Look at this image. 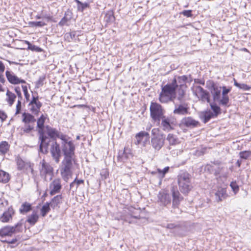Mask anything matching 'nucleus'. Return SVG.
<instances>
[{
	"label": "nucleus",
	"mask_w": 251,
	"mask_h": 251,
	"mask_svg": "<svg viewBox=\"0 0 251 251\" xmlns=\"http://www.w3.org/2000/svg\"><path fill=\"white\" fill-rule=\"evenodd\" d=\"M177 182L180 191L184 193H188L192 188L190 175L186 172L180 173L177 176Z\"/></svg>",
	"instance_id": "1"
},
{
	"label": "nucleus",
	"mask_w": 251,
	"mask_h": 251,
	"mask_svg": "<svg viewBox=\"0 0 251 251\" xmlns=\"http://www.w3.org/2000/svg\"><path fill=\"white\" fill-rule=\"evenodd\" d=\"M150 110L151 117L155 122H159L164 117V110L161 105L156 102H151Z\"/></svg>",
	"instance_id": "2"
},
{
	"label": "nucleus",
	"mask_w": 251,
	"mask_h": 251,
	"mask_svg": "<svg viewBox=\"0 0 251 251\" xmlns=\"http://www.w3.org/2000/svg\"><path fill=\"white\" fill-rule=\"evenodd\" d=\"M207 86L210 91L213 100L221 105L222 87L217 85L213 81H209L208 84L207 83Z\"/></svg>",
	"instance_id": "3"
},
{
	"label": "nucleus",
	"mask_w": 251,
	"mask_h": 251,
	"mask_svg": "<svg viewBox=\"0 0 251 251\" xmlns=\"http://www.w3.org/2000/svg\"><path fill=\"white\" fill-rule=\"evenodd\" d=\"M73 156H65L62 162L63 167L61 175L65 181H67L68 176L71 175V169L72 166Z\"/></svg>",
	"instance_id": "4"
},
{
	"label": "nucleus",
	"mask_w": 251,
	"mask_h": 251,
	"mask_svg": "<svg viewBox=\"0 0 251 251\" xmlns=\"http://www.w3.org/2000/svg\"><path fill=\"white\" fill-rule=\"evenodd\" d=\"M211 197L217 202H220L226 199L228 196L226 189L222 187H217L211 192Z\"/></svg>",
	"instance_id": "5"
},
{
	"label": "nucleus",
	"mask_w": 251,
	"mask_h": 251,
	"mask_svg": "<svg viewBox=\"0 0 251 251\" xmlns=\"http://www.w3.org/2000/svg\"><path fill=\"white\" fill-rule=\"evenodd\" d=\"M50 152L53 159L56 163H59L61 156L60 145L55 141H53L50 145Z\"/></svg>",
	"instance_id": "6"
},
{
	"label": "nucleus",
	"mask_w": 251,
	"mask_h": 251,
	"mask_svg": "<svg viewBox=\"0 0 251 251\" xmlns=\"http://www.w3.org/2000/svg\"><path fill=\"white\" fill-rule=\"evenodd\" d=\"M28 106L29 111L32 114L38 115L42 106V103L39 100L38 97L33 96Z\"/></svg>",
	"instance_id": "7"
},
{
	"label": "nucleus",
	"mask_w": 251,
	"mask_h": 251,
	"mask_svg": "<svg viewBox=\"0 0 251 251\" xmlns=\"http://www.w3.org/2000/svg\"><path fill=\"white\" fill-rule=\"evenodd\" d=\"M194 93L199 100L205 102L206 101L207 102H210L209 93L204 90L201 86H196L195 88Z\"/></svg>",
	"instance_id": "8"
},
{
	"label": "nucleus",
	"mask_w": 251,
	"mask_h": 251,
	"mask_svg": "<svg viewBox=\"0 0 251 251\" xmlns=\"http://www.w3.org/2000/svg\"><path fill=\"white\" fill-rule=\"evenodd\" d=\"M39 140L40 143V151L43 153H47L48 152V148L49 143L50 142V139L45 135V132L38 133Z\"/></svg>",
	"instance_id": "9"
},
{
	"label": "nucleus",
	"mask_w": 251,
	"mask_h": 251,
	"mask_svg": "<svg viewBox=\"0 0 251 251\" xmlns=\"http://www.w3.org/2000/svg\"><path fill=\"white\" fill-rule=\"evenodd\" d=\"M21 224H17L15 226H5L0 229V236L1 237L11 236L13 234L19 231L18 229Z\"/></svg>",
	"instance_id": "10"
},
{
	"label": "nucleus",
	"mask_w": 251,
	"mask_h": 251,
	"mask_svg": "<svg viewBox=\"0 0 251 251\" xmlns=\"http://www.w3.org/2000/svg\"><path fill=\"white\" fill-rule=\"evenodd\" d=\"M61 180L60 178H56L54 179L50 184L49 189L50 194L53 196L57 193H59L62 188Z\"/></svg>",
	"instance_id": "11"
},
{
	"label": "nucleus",
	"mask_w": 251,
	"mask_h": 251,
	"mask_svg": "<svg viewBox=\"0 0 251 251\" xmlns=\"http://www.w3.org/2000/svg\"><path fill=\"white\" fill-rule=\"evenodd\" d=\"M62 151L65 156H73L75 153V147L71 141L62 143Z\"/></svg>",
	"instance_id": "12"
},
{
	"label": "nucleus",
	"mask_w": 251,
	"mask_h": 251,
	"mask_svg": "<svg viewBox=\"0 0 251 251\" xmlns=\"http://www.w3.org/2000/svg\"><path fill=\"white\" fill-rule=\"evenodd\" d=\"M177 87L178 85L176 84V79H173L171 83L167 84L162 87L161 92L171 97L175 94L176 88Z\"/></svg>",
	"instance_id": "13"
},
{
	"label": "nucleus",
	"mask_w": 251,
	"mask_h": 251,
	"mask_svg": "<svg viewBox=\"0 0 251 251\" xmlns=\"http://www.w3.org/2000/svg\"><path fill=\"white\" fill-rule=\"evenodd\" d=\"M40 163L41 164V168L40 170L41 175L44 176L45 179H46L47 175H52L53 168L51 165L48 163H47L45 160H43Z\"/></svg>",
	"instance_id": "14"
},
{
	"label": "nucleus",
	"mask_w": 251,
	"mask_h": 251,
	"mask_svg": "<svg viewBox=\"0 0 251 251\" xmlns=\"http://www.w3.org/2000/svg\"><path fill=\"white\" fill-rule=\"evenodd\" d=\"M5 75L8 81L12 84L25 83V80L19 78L13 72L7 71L5 72Z\"/></svg>",
	"instance_id": "15"
},
{
	"label": "nucleus",
	"mask_w": 251,
	"mask_h": 251,
	"mask_svg": "<svg viewBox=\"0 0 251 251\" xmlns=\"http://www.w3.org/2000/svg\"><path fill=\"white\" fill-rule=\"evenodd\" d=\"M171 198L170 195L165 191H161L158 194V201L160 204L166 206L168 204H170Z\"/></svg>",
	"instance_id": "16"
},
{
	"label": "nucleus",
	"mask_w": 251,
	"mask_h": 251,
	"mask_svg": "<svg viewBox=\"0 0 251 251\" xmlns=\"http://www.w3.org/2000/svg\"><path fill=\"white\" fill-rule=\"evenodd\" d=\"M173 202L172 205L174 208H177L183 197L181 196L179 191L173 188L172 190Z\"/></svg>",
	"instance_id": "17"
},
{
	"label": "nucleus",
	"mask_w": 251,
	"mask_h": 251,
	"mask_svg": "<svg viewBox=\"0 0 251 251\" xmlns=\"http://www.w3.org/2000/svg\"><path fill=\"white\" fill-rule=\"evenodd\" d=\"M164 142V138L163 136L152 137L151 143L152 147L157 151H159L163 147Z\"/></svg>",
	"instance_id": "18"
},
{
	"label": "nucleus",
	"mask_w": 251,
	"mask_h": 251,
	"mask_svg": "<svg viewBox=\"0 0 251 251\" xmlns=\"http://www.w3.org/2000/svg\"><path fill=\"white\" fill-rule=\"evenodd\" d=\"M222 93L221 105L223 106H227L229 100V97L227 94L231 91V88H227L226 86H223L222 87Z\"/></svg>",
	"instance_id": "19"
},
{
	"label": "nucleus",
	"mask_w": 251,
	"mask_h": 251,
	"mask_svg": "<svg viewBox=\"0 0 251 251\" xmlns=\"http://www.w3.org/2000/svg\"><path fill=\"white\" fill-rule=\"evenodd\" d=\"M14 214L13 209L10 207L7 210L3 212L0 217V221L3 223H7L12 219V216Z\"/></svg>",
	"instance_id": "20"
},
{
	"label": "nucleus",
	"mask_w": 251,
	"mask_h": 251,
	"mask_svg": "<svg viewBox=\"0 0 251 251\" xmlns=\"http://www.w3.org/2000/svg\"><path fill=\"white\" fill-rule=\"evenodd\" d=\"M181 124L188 127H194L198 126L199 122L191 117H187L182 119Z\"/></svg>",
	"instance_id": "21"
},
{
	"label": "nucleus",
	"mask_w": 251,
	"mask_h": 251,
	"mask_svg": "<svg viewBox=\"0 0 251 251\" xmlns=\"http://www.w3.org/2000/svg\"><path fill=\"white\" fill-rule=\"evenodd\" d=\"M145 138V141L148 142L150 139V134L148 132L145 131H141L135 135V140L134 143L136 145H138L141 144L142 140L143 138Z\"/></svg>",
	"instance_id": "22"
},
{
	"label": "nucleus",
	"mask_w": 251,
	"mask_h": 251,
	"mask_svg": "<svg viewBox=\"0 0 251 251\" xmlns=\"http://www.w3.org/2000/svg\"><path fill=\"white\" fill-rule=\"evenodd\" d=\"M47 119V115L42 114L38 119L37 121V127L38 128V133H42L44 132V124Z\"/></svg>",
	"instance_id": "23"
},
{
	"label": "nucleus",
	"mask_w": 251,
	"mask_h": 251,
	"mask_svg": "<svg viewBox=\"0 0 251 251\" xmlns=\"http://www.w3.org/2000/svg\"><path fill=\"white\" fill-rule=\"evenodd\" d=\"M189 107L186 105L179 104L175 106L173 113L175 114L184 115L189 113Z\"/></svg>",
	"instance_id": "24"
},
{
	"label": "nucleus",
	"mask_w": 251,
	"mask_h": 251,
	"mask_svg": "<svg viewBox=\"0 0 251 251\" xmlns=\"http://www.w3.org/2000/svg\"><path fill=\"white\" fill-rule=\"evenodd\" d=\"M17 168L19 170H30L32 172L33 170L31 168L29 163L24 162L21 158H18L17 159Z\"/></svg>",
	"instance_id": "25"
},
{
	"label": "nucleus",
	"mask_w": 251,
	"mask_h": 251,
	"mask_svg": "<svg viewBox=\"0 0 251 251\" xmlns=\"http://www.w3.org/2000/svg\"><path fill=\"white\" fill-rule=\"evenodd\" d=\"M22 121L25 123V124L33 125L34 126L36 119L33 115L28 113L24 112L22 114Z\"/></svg>",
	"instance_id": "26"
},
{
	"label": "nucleus",
	"mask_w": 251,
	"mask_h": 251,
	"mask_svg": "<svg viewBox=\"0 0 251 251\" xmlns=\"http://www.w3.org/2000/svg\"><path fill=\"white\" fill-rule=\"evenodd\" d=\"M62 202V197L58 195L52 198L50 201V207L53 209H57L60 207V204Z\"/></svg>",
	"instance_id": "27"
},
{
	"label": "nucleus",
	"mask_w": 251,
	"mask_h": 251,
	"mask_svg": "<svg viewBox=\"0 0 251 251\" xmlns=\"http://www.w3.org/2000/svg\"><path fill=\"white\" fill-rule=\"evenodd\" d=\"M213 116L214 114L210 110L202 111L200 114V118L204 123H207Z\"/></svg>",
	"instance_id": "28"
},
{
	"label": "nucleus",
	"mask_w": 251,
	"mask_h": 251,
	"mask_svg": "<svg viewBox=\"0 0 251 251\" xmlns=\"http://www.w3.org/2000/svg\"><path fill=\"white\" fill-rule=\"evenodd\" d=\"M46 129L47 134L51 138L55 139L58 135L59 131L55 128H53L49 126H46Z\"/></svg>",
	"instance_id": "29"
},
{
	"label": "nucleus",
	"mask_w": 251,
	"mask_h": 251,
	"mask_svg": "<svg viewBox=\"0 0 251 251\" xmlns=\"http://www.w3.org/2000/svg\"><path fill=\"white\" fill-rule=\"evenodd\" d=\"M72 18L71 15L70 14L69 12H66L65 13L64 16L62 18L61 21L58 23V25L60 26H63L64 25H69V22Z\"/></svg>",
	"instance_id": "30"
},
{
	"label": "nucleus",
	"mask_w": 251,
	"mask_h": 251,
	"mask_svg": "<svg viewBox=\"0 0 251 251\" xmlns=\"http://www.w3.org/2000/svg\"><path fill=\"white\" fill-rule=\"evenodd\" d=\"M169 167H166L163 170L157 169L156 172H153L152 173L156 175L160 179V183L161 180L164 177L165 175L169 172Z\"/></svg>",
	"instance_id": "31"
},
{
	"label": "nucleus",
	"mask_w": 251,
	"mask_h": 251,
	"mask_svg": "<svg viewBox=\"0 0 251 251\" xmlns=\"http://www.w3.org/2000/svg\"><path fill=\"white\" fill-rule=\"evenodd\" d=\"M10 145L6 141L0 143V155L4 156L9 151Z\"/></svg>",
	"instance_id": "32"
},
{
	"label": "nucleus",
	"mask_w": 251,
	"mask_h": 251,
	"mask_svg": "<svg viewBox=\"0 0 251 251\" xmlns=\"http://www.w3.org/2000/svg\"><path fill=\"white\" fill-rule=\"evenodd\" d=\"M188 79V76L187 75H182L175 77L174 79H176V84L180 87H183L185 86L186 82Z\"/></svg>",
	"instance_id": "33"
},
{
	"label": "nucleus",
	"mask_w": 251,
	"mask_h": 251,
	"mask_svg": "<svg viewBox=\"0 0 251 251\" xmlns=\"http://www.w3.org/2000/svg\"><path fill=\"white\" fill-rule=\"evenodd\" d=\"M162 122L161 126L163 127V129L165 131H169L171 129H173L172 126L170 124L169 119L168 118H166L165 116L161 118Z\"/></svg>",
	"instance_id": "34"
},
{
	"label": "nucleus",
	"mask_w": 251,
	"mask_h": 251,
	"mask_svg": "<svg viewBox=\"0 0 251 251\" xmlns=\"http://www.w3.org/2000/svg\"><path fill=\"white\" fill-rule=\"evenodd\" d=\"M32 209V206L29 203L25 202L23 203L20 208V212L21 214H25Z\"/></svg>",
	"instance_id": "35"
},
{
	"label": "nucleus",
	"mask_w": 251,
	"mask_h": 251,
	"mask_svg": "<svg viewBox=\"0 0 251 251\" xmlns=\"http://www.w3.org/2000/svg\"><path fill=\"white\" fill-rule=\"evenodd\" d=\"M6 95L7 96L6 100L10 106H11L14 102L15 99L16 98V95L10 92L9 90L7 91Z\"/></svg>",
	"instance_id": "36"
},
{
	"label": "nucleus",
	"mask_w": 251,
	"mask_h": 251,
	"mask_svg": "<svg viewBox=\"0 0 251 251\" xmlns=\"http://www.w3.org/2000/svg\"><path fill=\"white\" fill-rule=\"evenodd\" d=\"M167 140L168 141L170 145H176L179 143L178 139L173 134L169 133L167 137Z\"/></svg>",
	"instance_id": "37"
},
{
	"label": "nucleus",
	"mask_w": 251,
	"mask_h": 251,
	"mask_svg": "<svg viewBox=\"0 0 251 251\" xmlns=\"http://www.w3.org/2000/svg\"><path fill=\"white\" fill-rule=\"evenodd\" d=\"M38 215L36 212H33L31 215L27 217L26 221L31 225H34L37 222Z\"/></svg>",
	"instance_id": "38"
},
{
	"label": "nucleus",
	"mask_w": 251,
	"mask_h": 251,
	"mask_svg": "<svg viewBox=\"0 0 251 251\" xmlns=\"http://www.w3.org/2000/svg\"><path fill=\"white\" fill-rule=\"evenodd\" d=\"M10 179V176L7 172L0 170V182L6 183L8 182Z\"/></svg>",
	"instance_id": "39"
},
{
	"label": "nucleus",
	"mask_w": 251,
	"mask_h": 251,
	"mask_svg": "<svg viewBox=\"0 0 251 251\" xmlns=\"http://www.w3.org/2000/svg\"><path fill=\"white\" fill-rule=\"evenodd\" d=\"M23 41L28 45V50L36 52H41L42 51V49L41 48L35 45H31L29 41L26 40H24Z\"/></svg>",
	"instance_id": "40"
},
{
	"label": "nucleus",
	"mask_w": 251,
	"mask_h": 251,
	"mask_svg": "<svg viewBox=\"0 0 251 251\" xmlns=\"http://www.w3.org/2000/svg\"><path fill=\"white\" fill-rule=\"evenodd\" d=\"M84 183V180H82V179H77V177H76L75 180L72 182L71 183V184H70V189H73L75 186V191H76V189L77 188V187H78V186L81 184H83Z\"/></svg>",
	"instance_id": "41"
},
{
	"label": "nucleus",
	"mask_w": 251,
	"mask_h": 251,
	"mask_svg": "<svg viewBox=\"0 0 251 251\" xmlns=\"http://www.w3.org/2000/svg\"><path fill=\"white\" fill-rule=\"evenodd\" d=\"M50 205L49 202H46L43 205L41 209V214L43 217H45L50 210Z\"/></svg>",
	"instance_id": "42"
},
{
	"label": "nucleus",
	"mask_w": 251,
	"mask_h": 251,
	"mask_svg": "<svg viewBox=\"0 0 251 251\" xmlns=\"http://www.w3.org/2000/svg\"><path fill=\"white\" fill-rule=\"evenodd\" d=\"M234 85L241 89H242L244 91H248L251 89V87L248 86V85L245 83H238L235 79H234Z\"/></svg>",
	"instance_id": "43"
},
{
	"label": "nucleus",
	"mask_w": 251,
	"mask_h": 251,
	"mask_svg": "<svg viewBox=\"0 0 251 251\" xmlns=\"http://www.w3.org/2000/svg\"><path fill=\"white\" fill-rule=\"evenodd\" d=\"M34 128V126L33 125H26L25 124L24 127H22L21 129V133L22 134H24L25 133H29L32 131Z\"/></svg>",
	"instance_id": "44"
},
{
	"label": "nucleus",
	"mask_w": 251,
	"mask_h": 251,
	"mask_svg": "<svg viewBox=\"0 0 251 251\" xmlns=\"http://www.w3.org/2000/svg\"><path fill=\"white\" fill-rule=\"evenodd\" d=\"M171 97L163 92H161L159 96V100L162 103H166L171 100Z\"/></svg>",
	"instance_id": "45"
},
{
	"label": "nucleus",
	"mask_w": 251,
	"mask_h": 251,
	"mask_svg": "<svg viewBox=\"0 0 251 251\" xmlns=\"http://www.w3.org/2000/svg\"><path fill=\"white\" fill-rule=\"evenodd\" d=\"M76 32L75 31L66 33L64 35V38L65 40L71 42L75 37Z\"/></svg>",
	"instance_id": "46"
},
{
	"label": "nucleus",
	"mask_w": 251,
	"mask_h": 251,
	"mask_svg": "<svg viewBox=\"0 0 251 251\" xmlns=\"http://www.w3.org/2000/svg\"><path fill=\"white\" fill-rule=\"evenodd\" d=\"M239 156L241 158L243 159H248L251 156V151H243L239 153Z\"/></svg>",
	"instance_id": "47"
},
{
	"label": "nucleus",
	"mask_w": 251,
	"mask_h": 251,
	"mask_svg": "<svg viewBox=\"0 0 251 251\" xmlns=\"http://www.w3.org/2000/svg\"><path fill=\"white\" fill-rule=\"evenodd\" d=\"M211 108L214 112V116H217V115L220 113V107L215 104L210 103Z\"/></svg>",
	"instance_id": "48"
},
{
	"label": "nucleus",
	"mask_w": 251,
	"mask_h": 251,
	"mask_svg": "<svg viewBox=\"0 0 251 251\" xmlns=\"http://www.w3.org/2000/svg\"><path fill=\"white\" fill-rule=\"evenodd\" d=\"M29 25L30 26L34 27V26H38V27H42L46 25V24L45 23H43L42 22H30L29 23Z\"/></svg>",
	"instance_id": "49"
},
{
	"label": "nucleus",
	"mask_w": 251,
	"mask_h": 251,
	"mask_svg": "<svg viewBox=\"0 0 251 251\" xmlns=\"http://www.w3.org/2000/svg\"><path fill=\"white\" fill-rule=\"evenodd\" d=\"M230 186L235 194H236L239 190V186L236 181H232L230 184Z\"/></svg>",
	"instance_id": "50"
},
{
	"label": "nucleus",
	"mask_w": 251,
	"mask_h": 251,
	"mask_svg": "<svg viewBox=\"0 0 251 251\" xmlns=\"http://www.w3.org/2000/svg\"><path fill=\"white\" fill-rule=\"evenodd\" d=\"M45 79V77L44 76H40L36 82V87L39 88L40 87L42 86L44 84V81Z\"/></svg>",
	"instance_id": "51"
},
{
	"label": "nucleus",
	"mask_w": 251,
	"mask_h": 251,
	"mask_svg": "<svg viewBox=\"0 0 251 251\" xmlns=\"http://www.w3.org/2000/svg\"><path fill=\"white\" fill-rule=\"evenodd\" d=\"M151 134L152 137L163 136L162 134L159 133V130L158 128H154L151 130Z\"/></svg>",
	"instance_id": "52"
},
{
	"label": "nucleus",
	"mask_w": 251,
	"mask_h": 251,
	"mask_svg": "<svg viewBox=\"0 0 251 251\" xmlns=\"http://www.w3.org/2000/svg\"><path fill=\"white\" fill-rule=\"evenodd\" d=\"M57 138L60 139L62 141V143L68 142L69 141L67 139L66 135L62 134L61 132H59Z\"/></svg>",
	"instance_id": "53"
},
{
	"label": "nucleus",
	"mask_w": 251,
	"mask_h": 251,
	"mask_svg": "<svg viewBox=\"0 0 251 251\" xmlns=\"http://www.w3.org/2000/svg\"><path fill=\"white\" fill-rule=\"evenodd\" d=\"M21 100H18L16 105V111L15 114H18L20 112L21 109Z\"/></svg>",
	"instance_id": "54"
},
{
	"label": "nucleus",
	"mask_w": 251,
	"mask_h": 251,
	"mask_svg": "<svg viewBox=\"0 0 251 251\" xmlns=\"http://www.w3.org/2000/svg\"><path fill=\"white\" fill-rule=\"evenodd\" d=\"M15 91L18 96V100L22 99V95L21 92L20 88L19 87H16L15 89Z\"/></svg>",
	"instance_id": "55"
},
{
	"label": "nucleus",
	"mask_w": 251,
	"mask_h": 251,
	"mask_svg": "<svg viewBox=\"0 0 251 251\" xmlns=\"http://www.w3.org/2000/svg\"><path fill=\"white\" fill-rule=\"evenodd\" d=\"M182 14L187 17H190L192 16V10H184L182 12Z\"/></svg>",
	"instance_id": "56"
},
{
	"label": "nucleus",
	"mask_w": 251,
	"mask_h": 251,
	"mask_svg": "<svg viewBox=\"0 0 251 251\" xmlns=\"http://www.w3.org/2000/svg\"><path fill=\"white\" fill-rule=\"evenodd\" d=\"M7 115L5 112L0 110V119L3 121L6 119Z\"/></svg>",
	"instance_id": "57"
},
{
	"label": "nucleus",
	"mask_w": 251,
	"mask_h": 251,
	"mask_svg": "<svg viewBox=\"0 0 251 251\" xmlns=\"http://www.w3.org/2000/svg\"><path fill=\"white\" fill-rule=\"evenodd\" d=\"M177 226L174 224H168L166 226V227L169 229H174Z\"/></svg>",
	"instance_id": "58"
},
{
	"label": "nucleus",
	"mask_w": 251,
	"mask_h": 251,
	"mask_svg": "<svg viewBox=\"0 0 251 251\" xmlns=\"http://www.w3.org/2000/svg\"><path fill=\"white\" fill-rule=\"evenodd\" d=\"M5 69V66L3 63L0 61V73H2Z\"/></svg>",
	"instance_id": "59"
},
{
	"label": "nucleus",
	"mask_w": 251,
	"mask_h": 251,
	"mask_svg": "<svg viewBox=\"0 0 251 251\" xmlns=\"http://www.w3.org/2000/svg\"><path fill=\"white\" fill-rule=\"evenodd\" d=\"M79 4L81 5L82 10H83L84 9H85L86 7H87L88 6V4L87 3H82L81 2V3H79Z\"/></svg>",
	"instance_id": "60"
},
{
	"label": "nucleus",
	"mask_w": 251,
	"mask_h": 251,
	"mask_svg": "<svg viewBox=\"0 0 251 251\" xmlns=\"http://www.w3.org/2000/svg\"><path fill=\"white\" fill-rule=\"evenodd\" d=\"M0 82H1V83H4L5 82V79L3 77V76L2 74V73H0Z\"/></svg>",
	"instance_id": "61"
},
{
	"label": "nucleus",
	"mask_w": 251,
	"mask_h": 251,
	"mask_svg": "<svg viewBox=\"0 0 251 251\" xmlns=\"http://www.w3.org/2000/svg\"><path fill=\"white\" fill-rule=\"evenodd\" d=\"M22 87L24 92V93H26V92H28L27 86L25 85H22Z\"/></svg>",
	"instance_id": "62"
},
{
	"label": "nucleus",
	"mask_w": 251,
	"mask_h": 251,
	"mask_svg": "<svg viewBox=\"0 0 251 251\" xmlns=\"http://www.w3.org/2000/svg\"><path fill=\"white\" fill-rule=\"evenodd\" d=\"M24 95H25V98L26 100H28L29 99V97H30V95L28 94V93L26 92V93H24Z\"/></svg>",
	"instance_id": "63"
},
{
	"label": "nucleus",
	"mask_w": 251,
	"mask_h": 251,
	"mask_svg": "<svg viewBox=\"0 0 251 251\" xmlns=\"http://www.w3.org/2000/svg\"><path fill=\"white\" fill-rule=\"evenodd\" d=\"M106 171H104L100 173V175L101 176H103V175L104 176V178H106Z\"/></svg>",
	"instance_id": "64"
}]
</instances>
